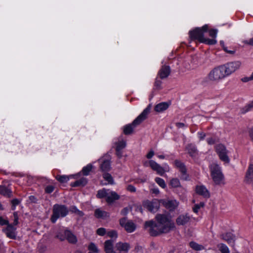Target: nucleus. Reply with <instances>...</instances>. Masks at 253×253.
Listing matches in <instances>:
<instances>
[{
  "label": "nucleus",
  "mask_w": 253,
  "mask_h": 253,
  "mask_svg": "<svg viewBox=\"0 0 253 253\" xmlns=\"http://www.w3.org/2000/svg\"><path fill=\"white\" fill-rule=\"evenodd\" d=\"M156 219L157 223L153 221L145 223V227L149 228V231L151 236H156L161 233H167L175 228L174 223L171 218L166 214H157Z\"/></svg>",
  "instance_id": "nucleus-1"
},
{
  "label": "nucleus",
  "mask_w": 253,
  "mask_h": 253,
  "mask_svg": "<svg viewBox=\"0 0 253 253\" xmlns=\"http://www.w3.org/2000/svg\"><path fill=\"white\" fill-rule=\"evenodd\" d=\"M150 109L151 105H149L131 124L125 126L123 128L124 134L126 135L131 134L134 128L147 118L148 115L150 112Z\"/></svg>",
  "instance_id": "nucleus-2"
},
{
  "label": "nucleus",
  "mask_w": 253,
  "mask_h": 253,
  "mask_svg": "<svg viewBox=\"0 0 253 253\" xmlns=\"http://www.w3.org/2000/svg\"><path fill=\"white\" fill-rule=\"evenodd\" d=\"M211 176L216 185L224 184V176L221 168L216 163H212L210 166Z\"/></svg>",
  "instance_id": "nucleus-3"
},
{
  "label": "nucleus",
  "mask_w": 253,
  "mask_h": 253,
  "mask_svg": "<svg viewBox=\"0 0 253 253\" xmlns=\"http://www.w3.org/2000/svg\"><path fill=\"white\" fill-rule=\"evenodd\" d=\"M224 71L221 65L212 69L208 74L206 79L208 82L217 83L226 78Z\"/></svg>",
  "instance_id": "nucleus-4"
},
{
  "label": "nucleus",
  "mask_w": 253,
  "mask_h": 253,
  "mask_svg": "<svg viewBox=\"0 0 253 253\" xmlns=\"http://www.w3.org/2000/svg\"><path fill=\"white\" fill-rule=\"evenodd\" d=\"M96 197L99 199L105 198L106 202L109 204L113 203L120 198V195L116 192L105 188L98 191Z\"/></svg>",
  "instance_id": "nucleus-5"
},
{
  "label": "nucleus",
  "mask_w": 253,
  "mask_h": 253,
  "mask_svg": "<svg viewBox=\"0 0 253 253\" xmlns=\"http://www.w3.org/2000/svg\"><path fill=\"white\" fill-rule=\"evenodd\" d=\"M68 213V210L65 206L55 204L53 208V214L51 217V221L55 223L58 218L65 217Z\"/></svg>",
  "instance_id": "nucleus-6"
},
{
  "label": "nucleus",
  "mask_w": 253,
  "mask_h": 253,
  "mask_svg": "<svg viewBox=\"0 0 253 253\" xmlns=\"http://www.w3.org/2000/svg\"><path fill=\"white\" fill-rule=\"evenodd\" d=\"M242 63L240 61H235L228 62L221 66L224 71L226 77H228L239 69L241 67Z\"/></svg>",
  "instance_id": "nucleus-7"
},
{
  "label": "nucleus",
  "mask_w": 253,
  "mask_h": 253,
  "mask_svg": "<svg viewBox=\"0 0 253 253\" xmlns=\"http://www.w3.org/2000/svg\"><path fill=\"white\" fill-rule=\"evenodd\" d=\"M208 30V25H205L201 28H197L193 31L189 32L190 37L192 40H197L202 42L204 39V33Z\"/></svg>",
  "instance_id": "nucleus-8"
},
{
  "label": "nucleus",
  "mask_w": 253,
  "mask_h": 253,
  "mask_svg": "<svg viewBox=\"0 0 253 253\" xmlns=\"http://www.w3.org/2000/svg\"><path fill=\"white\" fill-rule=\"evenodd\" d=\"M215 148L219 159L225 163H229L230 159L228 156V151L225 146L222 144H219L215 146Z\"/></svg>",
  "instance_id": "nucleus-9"
},
{
  "label": "nucleus",
  "mask_w": 253,
  "mask_h": 253,
  "mask_svg": "<svg viewBox=\"0 0 253 253\" xmlns=\"http://www.w3.org/2000/svg\"><path fill=\"white\" fill-rule=\"evenodd\" d=\"M120 224L128 233L133 232L136 229L135 224L132 221L128 220L126 217L120 219Z\"/></svg>",
  "instance_id": "nucleus-10"
},
{
  "label": "nucleus",
  "mask_w": 253,
  "mask_h": 253,
  "mask_svg": "<svg viewBox=\"0 0 253 253\" xmlns=\"http://www.w3.org/2000/svg\"><path fill=\"white\" fill-rule=\"evenodd\" d=\"M175 167L178 169L181 174V178L183 180H187L188 179V175L187 173V169L183 163L176 160L174 162Z\"/></svg>",
  "instance_id": "nucleus-11"
},
{
  "label": "nucleus",
  "mask_w": 253,
  "mask_h": 253,
  "mask_svg": "<svg viewBox=\"0 0 253 253\" xmlns=\"http://www.w3.org/2000/svg\"><path fill=\"white\" fill-rule=\"evenodd\" d=\"M143 206L150 211L153 212H156L159 208V202L156 200H153L152 201H145L143 203Z\"/></svg>",
  "instance_id": "nucleus-12"
},
{
  "label": "nucleus",
  "mask_w": 253,
  "mask_h": 253,
  "mask_svg": "<svg viewBox=\"0 0 253 253\" xmlns=\"http://www.w3.org/2000/svg\"><path fill=\"white\" fill-rule=\"evenodd\" d=\"M191 219V216L187 213L180 214L176 219V223L178 226H184L189 223Z\"/></svg>",
  "instance_id": "nucleus-13"
},
{
  "label": "nucleus",
  "mask_w": 253,
  "mask_h": 253,
  "mask_svg": "<svg viewBox=\"0 0 253 253\" xmlns=\"http://www.w3.org/2000/svg\"><path fill=\"white\" fill-rule=\"evenodd\" d=\"M65 237L57 235L56 237L59 238L61 241L66 239L71 243H75L77 240L76 237L69 230H65L64 231Z\"/></svg>",
  "instance_id": "nucleus-14"
},
{
  "label": "nucleus",
  "mask_w": 253,
  "mask_h": 253,
  "mask_svg": "<svg viewBox=\"0 0 253 253\" xmlns=\"http://www.w3.org/2000/svg\"><path fill=\"white\" fill-rule=\"evenodd\" d=\"M115 248L119 253H127L130 247L128 243L120 242L116 244Z\"/></svg>",
  "instance_id": "nucleus-15"
},
{
  "label": "nucleus",
  "mask_w": 253,
  "mask_h": 253,
  "mask_svg": "<svg viewBox=\"0 0 253 253\" xmlns=\"http://www.w3.org/2000/svg\"><path fill=\"white\" fill-rule=\"evenodd\" d=\"M16 228L11 224H8L4 229V232L6 236L10 239H15L16 237Z\"/></svg>",
  "instance_id": "nucleus-16"
},
{
  "label": "nucleus",
  "mask_w": 253,
  "mask_h": 253,
  "mask_svg": "<svg viewBox=\"0 0 253 253\" xmlns=\"http://www.w3.org/2000/svg\"><path fill=\"white\" fill-rule=\"evenodd\" d=\"M245 181L247 183L253 186V164H250L247 169Z\"/></svg>",
  "instance_id": "nucleus-17"
},
{
  "label": "nucleus",
  "mask_w": 253,
  "mask_h": 253,
  "mask_svg": "<svg viewBox=\"0 0 253 253\" xmlns=\"http://www.w3.org/2000/svg\"><path fill=\"white\" fill-rule=\"evenodd\" d=\"M162 203L169 211L174 210L178 205V203L175 200H163Z\"/></svg>",
  "instance_id": "nucleus-18"
},
{
  "label": "nucleus",
  "mask_w": 253,
  "mask_h": 253,
  "mask_svg": "<svg viewBox=\"0 0 253 253\" xmlns=\"http://www.w3.org/2000/svg\"><path fill=\"white\" fill-rule=\"evenodd\" d=\"M149 165L151 169L156 171L158 174L163 175L164 174L165 170L164 168L156 162L150 160L149 161Z\"/></svg>",
  "instance_id": "nucleus-19"
},
{
  "label": "nucleus",
  "mask_w": 253,
  "mask_h": 253,
  "mask_svg": "<svg viewBox=\"0 0 253 253\" xmlns=\"http://www.w3.org/2000/svg\"><path fill=\"white\" fill-rule=\"evenodd\" d=\"M221 239L226 241L228 244L232 246L235 244V236L231 233H226L222 234L220 236Z\"/></svg>",
  "instance_id": "nucleus-20"
},
{
  "label": "nucleus",
  "mask_w": 253,
  "mask_h": 253,
  "mask_svg": "<svg viewBox=\"0 0 253 253\" xmlns=\"http://www.w3.org/2000/svg\"><path fill=\"white\" fill-rule=\"evenodd\" d=\"M99 161L101 163L100 164V168L103 171H108L111 169L110 162L109 158L107 159L103 157L99 160Z\"/></svg>",
  "instance_id": "nucleus-21"
},
{
  "label": "nucleus",
  "mask_w": 253,
  "mask_h": 253,
  "mask_svg": "<svg viewBox=\"0 0 253 253\" xmlns=\"http://www.w3.org/2000/svg\"><path fill=\"white\" fill-rule=\"evenodd\" d=\"M170 69L169 66H163L158 72V76L160 79H164L167 78L170 74Z\"/></svg>",
  "instance_id": "nucleus-22"
},
{
  "label": "nucleus",
  "mask_w": 253,
  "mask_h": 253,
  "mask_svg": "<svg viewBox=\"0 0 253 253\" xmlns=\"http://www.w3.org/2000/svg\"><path fill=\"white\" fill-rule=\"evenodd\" d=\"M196 191L199 195L203 196L205 198H209L210 194L206 187L204 185H198L196 188Z\"/></svg>",
  "instance_id": "nucleus-23"
},
{
  "label": "nucleus",
  "mask_w": 253,
  "mask_h": 253,
  "mask_svg": "<svg viewBox=\"0 0 253 253\" xmlns=\"http://www.w3.org/2000/svg\"><path fill=\"white\" fill-rule=\"evenodd\" d=\"M114 241L108 240L104 242V250L106 253H116L113 249Z\"/></svg>",
  "instance_id": "nucleus-24"
},
{
  "label": "nucleus",
  "mask_w": 253,
  "mask_h": 253,
  "mask_svg": "<svg viewBox=\"0 0 253 253\" xmlns=\"http://www.w3.org/2000/svg\"><path fill=\"white\" fill-rule=\"evenodd\" d=\"M169 103L168 102H161L155 106L154 110L157 112H162L166 110L169 107Z\"/></svg>",
  "instance_id": "nucleus-25"
},
{
  "label": "nucleus",
  "mask_w": 253,
  "mask_h": 253,
  "mask_svg": "<svg viewBox=\"0 0 253 253\" xmlns=\"http://www.w3.org/2000/svg\"><path fill=\"white\" fill-rule=\"evenodd\" d=\"M94 216L97 218H105L109 216L108 212L101 210L100 209H97L94 211Z\"/></svg>",
  "instance_id": "nucleus-26"
},
{
  "label": "nucleus",
  "mask_w": 253,
  "mask_h": 253,
  "mask_svg": "<svg viewBox=\"0 0 253 253\" xmlns=\"http://www.w3.org/2000/svg\"><path fill=\"white\" fill-rule=\"evenodd\" d=\"M87 180L86 178L82 177L81 179L76 180L75 182L72 183L71 186L72 187L84 186L87 184Z\"/></svg>",
  "instance_id": "nucleus-27"
},
{
  "label": "nucleus",
  "mask_w": 253,
  "mask_h": 253,
  "mask_svg": "<svg viewBox=\"0 0 253 253\" xmlns=\"http://www.w3.org/2000/svg\"><path fill=\"white\" fill-rule=\"evenodd\" d=\"M11 191L7 188L5 186H0V194L7 197H10L11 195Z\"/></svg>",
  "instance_id": "nucleus-28"
},
{
  "label": "nucleus",
  "mask_w": 253,
  "mask_h": 253,
  "mask_svg": "<svg viewBox=\"0 0 253 253\" xmlns=\"http://www.w3.org/2000/svg\"><path fill=\"white\" fill-rule=\"evenodd\" d=\"M188 153L191 157H194L197 153L196 147L192 144H189L186 147Z\"/></svg>",
  "instance_id": "nucleus-29"
},
{
  "label": "nucleus",
  "mask_w": 253,
  "mask_h": 253,
  "mask_svg": "<svg viewBox=\"0 0 253 253\" xmlns=\"http://www.w3.org/2000/svg\"><path fill=\"white\" fill-rule=\"evenodd\" d=\"M217 247L221 253H230L228 247L223 243H220L217 245Z\"/></svg>",
  "instance_id": "nucleus-30"
},
{
  "label": "nucleus",
  "mask_w": 253,
  "mask_h": 253,
  "mask_svg": "<svg viewBox=\"0 0 253 253\" xmlns=\"http://www.w3.org/2000/svg\"><path fill=\"white\" fill-rule=\"evenodd\" d=\"M103 177L105 180H106L108 182L109 184H114L113 177L111 176V175L110 173H107V172H105L103 174Z\"/></svg>",
  "instance_id": "nucleus-31"
},
{
  "label": "nucleus",
  "mask_w": 253,
  "mask_h": 253,
  "mask_svg": "<svg viewBox=\"0 0 253 253\" xmlns=\"http://www.w3.org/2000/svg\"><path fill=\"white\" fill-rule=\"evenodd\" d=\"M56 179L60 183H66L69 181V177L65 175H58L56 176Z\"/></svg>",
  "instance_id": "nucleus-32"
},
{
  "label": "nucleus",
  "mask_w": 253,
  "mask_h": 253,
  "mask_svg": "<svg viewBox=\"0 0 253 253\" xmlns=\"http://www.w3.org/2000/svg\"><path fill=\"white\" fill-rule=\"evenodd\" d=\"M189 245L191 248L196 251H200L204 249L203 246L199 245L194 242H191L189 243Z\"/></svg>",
  "instance_id": "nucleus-33"
},
{
  "label": "nucleus",
  "mask_w": 253,
  "mask_h": 253,
  "mask_svg": "<svg viewBox=\"0 0 253 253\" xmlns=\"http://www.w3.org/2000/svg\"><path fill=\"white\" fill-rule=\"evenodd\" d=\"M126 146V142L124 140H122L121 141H118L116 143V149H118V150H122L124 148H125Z\"/></svg>",
  "instance_id": "nucleus-34"
},
{
  "label": "nucleus",
  "mask_w": 253,
  "mask_h": 253,
  "mask_svg": "<svg viewBox=\"0 0 253 253\" xmlns=\"http://www.w3.org/2000/svg\"><path fill=\"white\" fill-rule=\"evenodd\" d=\"M92 167L93 166L91 164H88L86 166L84 167L82 169L83 174L84 175H88L89 172L91 170Z\"/></svg>",
  "instance_id": "nucleus-35"
},
{
  "label": "nucleus",
  "mask_w": 253,
  "mask_h": 253,
  "mask_svg": "<svg viewBox=\"0 0 253 253\" xmlns=\"http://www.w3.org/2000/svg\"><path fill=\"white\" fill-rule=\"evenodd\" d=\"M170 184L172 187L176 188L180 186V183L178 179L173 178L170 180Z\"/></svg>",
  "instance_id": "nucleus-36"
},
{
  "label": "nucleus",
  "mask_w": 253,
  "mask_h": 253,
  "mask_svg": "<svg viewBox=\"0 0 253 253\" xmlns=\"http://www.w3.org/2000/svg\"><path fill=\"white\" fill-rule=\"evenodd\" d=\"M155 181L160 186L163 188H165L166 187V184L163 179L160 177H156L155 178Z\"/></svg>",
  "instance_id": "nucleus-37"
},
{
  "label": "nucleus",
  "mask_w": 253,
  "mask_h": 253,
  "mask_svg": "<svg viewBox=\"0 0 253 253\" xmlns=\"http://www.w3.org/2000/svg\"><path fill=\"white\" fill-rule=\"evenodd\" d=\"M203 43H206L207 44H208L209 45H213L216 43L217 41L214 39H206L205 38L202 42Z\"/></svg>",
  "instance_id": "nucleus-38"
},
{
  "label": "nucleus",
  "mask_w": 253,
  "mask_h": 253,
  "mask_svg": "<svg viewBox=\"0 0 253 253\" xmlns=\"http://www.w3.org/2000/svg\"><path fill=\"white\" fill-rule=\"evenodd\" d=\"M88 250L96 253H98L99 251L97 246L93 243H91L89 245Z\"/></svg>",
  "instance_id": "nucleus-39"
},
{
  "label": "nucleus",
  "mask_w": 253,
  "mask_h": 253,
  "mask_svg": "<svg viewBox=\"0 0 253 253\" xmlns=\"http://www.w3.org/2000/svg\"><path fill=\"white\" fill-rule=\"evenodd\" d=\"M107 234L108 237L116 239L118 237L117 232L115 230H111L107 232Z\"/></svg>",
  "instance_id": "nucleus-40"
},
{
  "label": "nucleus",
  "mask_w": 253,
  "mask_h": 253,
  "mask_svg": "<svg viewBox=\"0 0 253 253\" xmlns=\"http://www.w3.org/2000/svg\"><path fill=\"white\" fill-rule=\"evenodd\" d=\"M204 206V203L203 202H201L198 204H196L194 206L193 208V211L195 213H197L199 211V210Z\"/></svg>",
  "instance_id": "nucleus-41"
},
{
  "label": "nucleus",
  "mask_w": 253,
  "mask_h": 253,
  "mask_svg": "<svg viewBox=\"0 0 253 253\" xmlns=\"http://www.w3.org/2000/svg\"><path fill=\"white\" fill-rule=\"evenodd\" d=\"M96 233L99 236H104L106 233V230L104 228H99L96 230Z\"/></svg>",
  "instance_id": "nucleus-42"
},
{
  "label": "nucleus",
  "mask_w": 253,
  "mask_h": 253,
  "mask_svg": "<svg viewBox=\"0 0 253 253\" xmlns=\"http://www.w3.org/2000/svg\"><path fill=\"white\" fill-rule=\"evenodd\" d=\"M253 108V101L246 106L244 109H245L244 112H248L251 110Z\"/></svg>",
  "instance_id": "nucleus-43"
},
{
  "label": "nucleus",
  "mask_w": 253,
  "mask_h": 253,
  "mask_svg": "<svg viewBox=\"0 0 253 253\" xmlns=\"http://www.w3.org/2000/svg\"><path fill=\"white\" fill-rule=\"evenodd\" d=\"M217 33V30L215 29H211L209 31V35L210 37L215 38Z\"/></svg>",
  "instance_id": "nucleus-44"
},
{
  "label": "nucleus",
  "mask_w": 253,
  "mask_h": 253,
  "mask_svg": "<svg viewBox=\"0 0 253 253\" xmlns=\"http://www.w3.org/2000/svg\"><path fill=\"white\" fill-rule=\"evenodd\" d=\"M54 187L52 185H48L45 188V191L47 193H51L54 190Z\"/></svg>",
  "instance_id": "nucleus-45"
},
{
  "label": "nucleus",
  "mask_w": 253,
  "mask_h": 253,
  "mask_svg": "<svg viewBox=\"0 0 253 253\" xmlns=\"http://www.w3.org/2000/svg\"><path fill=\"white\" fill-rule=\"evenodd\" d=\"M162 83V82L161 81L158 80V78H156L155 82V87L159 89H161Z\"/></svg>",
  "instance_id": "nucleus-46"
},
{
  "label": "nucleus",
  "mask_w": 253,
  "mask_h": 253,
  "mask_svg": "<svg viewBox=\"0 0 253 253\" xmlns=\"http://www.w3.org/2000/svg\"><path fill=\"white\" fill-rule=\"evenodd\" d=\"M13 224L16 225L18 223V216L17 212L13 213Z\"/></svg>",
  "instance_id": "nucleus-47"
},
{
  "label": "nucleus",
  "mask_w": 253,
  "mask_h": 253,
  "mask_svg": "<svg viewBox=\"0 0 253 253\" xmlns=\"http://www.w3.org/2000/svg\"><path fill=\"white\" fill-rule=\"evenodd\" d=\"M71 211L73 212H75L77 213H78L80 216H83L84 215V213L82 211H79L76 207H73L71 208Z\"/></svg>",
  "instance_id": "nucleus-48"
},
{
  "label": "nucleus",
  "mask_w": 253,
  "mask_h": 253,
  "mask_svg": "<svg viewBox=\"0 0 253 253\" xmlns=\"http://www.w3.org/2000/svg\"><path fill=\"white\" fill-rule=\"evenodd\" d=\"M242 81L243 82H248L250 81L253 80V72L251 75L250 77H244L242 79Z\"/></svg>",
  "instance_id": "nucleus-49"
},
{
  "label": "nucleus",
  "mask_w": 253,
  "mask_h": 253,
  "mask_svg": "<svg viewBox=\"0 0 253 253\" xmlns=\"http://www.w3.org/2000/svg\"><path fill=\"white\" fill-rule=\"evenodd\" d=\"M0 224L1 225H6L7 226L9 224L7 220L4 219L2 217H0Z\"/></svg>",
  "instance_id": "nucleus-50"
},
{
  "label": "nucleus",
  "mask_w": 253,
  "mask_h": 253,
  "mask_svg": "<svg viewBox=\"0 0 253 253\" xmlns=\"http://www.w3.org/2000/svg\"><path fill=\"white\" fill-rule=\"evenodd\" d=\"M126 189L131 192H135L136 191L135 187L132 185H128L126 187Z\"/></svg>",
  "instance_id": "nucleus-51"
},
{
  "label": "nucleus",
  "mask_w": 253,
  "mask_h": 253,
  "mask_svg": "<svg viewBox=\"0 0 253 253\" xmlns=\"http://www.w3.org/2000/svg\"><path fill=\"white\" fill-rule=\"evenodd\" d=\"M223 50L227 53L230 54H234L235 52V50H229L227 49V47L225 46H223Z\"/></svg>",
  "instance_id": "nucleus-52"
},
{
  "label": "nucleus",
  "mask_w": 253,
  "mask_h": 253,
  "mask_svg": "<svg viewBox=\"0 0 253 253\" xmlns=\"http://www.w3.org/2000/svg\"><path fill=\"white\" fill-rule=\"evenodd\" d=\"M20 203L19 200L17 199H13L11 201V203L12 204V206L15 207L16 206L18 205ZM14 208H12V210H14Z\"/></svg>",
  "instance_id": "nucleus-53"
},
{
  "label": "nucleus",
  "mask_w": 253,
  "mask_h": 253,
  "mask_svg": "<svg viewBox=\"0 0 253 253\" xmlns=\"http://www.w3.org/2000/svg\"><path fill=\"white\" fill-rule=\"evenodd\" d=\"M128 212V209L127 208H124L121 211V214L123 215H126Z\"/></svg>",
  "instance_id": "nucleus-54"
},
{
  "label": "nucleus",
  "mask_w": 253,
  "mask_h": 253,
  "mask_svg": "<svg viewBox=\"0 0 253 253\" xmlns=\"http://www.w3.org/2000/svg\"><path fill=\"white\" fill-rule=\"evenodd\" d=\"M154 155V152L153 150H151L146 155L147 159H151L153 157Z\"/></svg>",
  "instance_id": "nucleus-55"
},
{
  "label": "nucleus",
  "mask_w": 253,
  "mask_h": 253,
  "mask_svg": "<svg viewBox=\"0 0 253 253\" xmlns=\"http://www.w3.org/2000/svg\"><path fill=\"white\" fill-rule=\"evenodd\" d=\"M215 140L212 137L209 138L207 139V142L209 144H213L215 143Z\"/></svg>",
  "instance_id": "nucleus-56"
},
{
  "label": "nucleus",
  "mask_w": 253,
  "mask_h": 253,
  "mask_svg": "<svg viewBox=\"0 0 253 253\" xmlns=\"http://www.w3.org/2000/svg\"><path fill=\"white\" fill-rule=\"evenodd\" d=\"M243 42L245 44L253 45V38L251 39L249 41H244Z\"/></svg>",
  "instance_id": "nucleus-57"
},
{
  "label": "nucleus",
  "mask_w": 253,
  "mask_h": 253,
  "mask_svg": "<svg viewBox=\"0 0 253 253\" xmlns=\"http://www.w3.org/2000/svg\"><path fill=\"white\" fill-rule=\"evenodd\" d=\"M151 191L152 193L157 195L159 193V190L157 188H154L151 189Z\"/></svg>",
  "instance_id": "nucleus-58"
},
{
  "label": "nucleus",
  "mask_w": 253,
  "mask_h": 253,
  "mask_svg": "<svg viewBox=\"0 0 253 253\" xmlns=\"http://www.w3.org/2000/svg\"><path fill=\"white\" fill-rule=\"evenodd\" d=\"M198 134L201 140L204 139L205 137L206 136L205 133L203 132H198Z\"/></svg>",
  "instance_id": "nucleus-59"
},
{
  "label": "nucleus",
  "mask_w": 253,
  "mask_h": 253,
  "mask_svg": "<svg viewBox=\"0 0 253 253\" xmlns=\"http://www.w3.org/2000/svg\"><path fill=\"white\" fill-rule=\"evenodd\" d=\"M176 126L178 128L183 127L185 125L182 123H176Z\"/></svg>",
  "instance_id": "nucleus-60"
},
{
  "label": "nucleus",
  "mask_w": 253,
  "mask_h": 253,
  "mask_svg": "<svg viewBox=\"0 0 253 253\" xmlns=\"http://www.w3.org/2000/svg\"><path fill=\"white\" fill-rule=\"evenodd\" d=\"M30 200L33 203H36L37 201V199L34 196H31L29 197Z\"/></svg>",
  "instance_id": "nucleus-61"
},
{
  "label": "nucleus",
  "mask_w": 253,
  "mask_h": 253,
  "mask_svg": "<svg viewBox=\"0 0 253 253\" xmlns=\"http://www.w3.org/2000/svg\"><path fill=\"white\" fill-rule=\"evenodd\" d=\"M116 154L119 157L121 158L122 156V150H118V149H116Z\"/></svg>",
  "instance_id": "nucleus-62"
},
{
  "label": "nucleus",
  "mask_w": 253,
  "mask_h": 253,
  "mask_svg": "<svg viewBox=\"0 0 253 253\" xmlns=\"http://www.w3.org/2000/svg\"><path fill=\"white\" fill-rule=\"evenodd\" d=\"M158 157L161 159H164L165 158V156H164L163 155H158Z\"/></svg>",
  "instance_id": "nucleus-63"
},
{
  "label": "nucleus",
  "mask_w": 253,
  "mask_h": 253,
  "mask_svg": "<svg viewBox=\"0 0 253 253\" xmlns=\"http://www.w3.org/2000/svg\"><path fill=\"white\" fill-rule=\"evenodd\" d=\"M220 44L222 45V47L223 48V46H225L224 44V42L223 41H220Z\"/></svg>",
  "instance_id": "nucleus-64"
}]
</instances>
